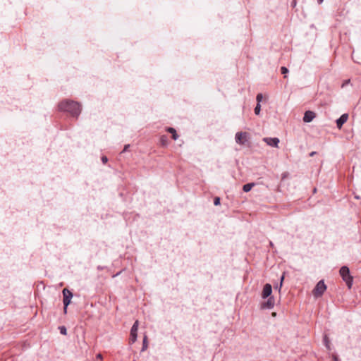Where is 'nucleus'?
I'll use <instances>...</instances> for the list:
<instances>
[{
  "label": "nucleus",
  "instance_id": "f257e3e1",
  "mask_svg": "<svg viewBox=\"0 0 361 361\" xmlns=\"http://www.w3.org/2000/svg\"><path fill=\"white\" fill-rule=\"evenodd\" d=\"M58 108L60 111L67 112L75 118L78 117L81 111L80 103L70 99H64L59 102Z\"/></svg>",
  "mask_w": 361,
  "mask_h": 361
},
{
  "label": "nucleus",
  "instance_id": "f03ea898",
  "mask_svg": "<svg viewBox=\"0 0 361 361\" xmlns=\"http://www.w3.org/2000/svg\"><path fill=\"white\" fill-rule=\"evenodd\" d=\"M342 279L345 282L348 288H351L353 285V279L350 274L349 268L346 266H343L339 271Z\"/></svg>",
  "mask_w": 361,
  "mask_h": 361
},
{
  "label": "nucleus",
  "instance_id": "7ed1b4c3",
  "mask_svg": "<svg viewBox=\"0 0 361 361\" xmlns=\"http://www.w3.org/2000/svg\"><path fill=\"white\" fill-rule=\"evenodd\" d=\"M326 290V286L324 283V281L323 280H321L316 284L315 287L312 290V294L314 296V298H317L322 296Z\"/></svg>",
  "mask_w": 361,
  "mask_h": 361
},
{
  "label": "nucleus",
  "instance_id": "20e7f679",
  "mask_svg": "<svg viewBox=\"0 0 361 361\" xmlns=\"http://www.w3.org/2000/svg\"><path fill=\"white\" fill-rule=\"evenodd\" d=\"M139 326L138 320H136L130 329V343H133L136 341L137 337V329Z\"/></svg>",
  "mask_w": 361,
  "mask_h": 361
},
{
  "label": "nucleus",
  "instance_id": "39448f33",
  "mask_svg": "<svg viewBox=\"0 0 361 361\" xmlns=\"http://www.w3.org/2000/svg\"><path fill=\"white\" fill-rule=\"evenodd\" d=\"M63 293V306H68L71 304V298H73V293L68 288H64Z\"/></svg>",
  "mask_w": 361,
  "mask_h": 361
},
{
  "label": "nucleus",
  "instance_id": "423d86ee",
  "mask_svg": "<svg viewBox=\"0 0 361 361\" xmlns=\"http://www.w3.org/2000/svg\"><path fill=\"white\" fill-rule=\"evenodd\" d=\"M247 136L248 133L246 132H238L235 136V142L239 145H245L247 141Z\"/></svg>",
  "mask_w": 361,
  "mask_h": 361
},
{
  "label": "nucleus",
  "instance_id": "0eeeda50",
  "mask_svg": "<svg viewBox=\"0 0 361 361\" xmlns=\"http://www.w3.org/2000/svg\"><path fill=\"white\" fill-rule=\"evenodd\" d=\"M267 300L261 304L262 309H268L271 310L274 307L275 300L273 296H270L267 298Z\"/></svg>",
  "mask_w": 361,
  "mask_h": 361
},
{
  "label": "nucleus",
  "instance_id": "6e6552de",
  "mask_svg": "<svg viewBox=\"0 0 361 361\" xmlns=\"http://www.w3.org/2000/svg\"><path fill=\"white\" fill-rule=\"evenodd\" d=\"M272 293V287L271 285L269 283H266L264 287L262 292V298L263 299L267 298L268 297L271 296Z\"/></svg>",
  "mask_w": 361,
  "mask_h": 361
},
{
  "label": "nucleus",
  "instance_id": "1a4fd4ad",
  "mask_svg": "<svg viewBox=\"0 0 361 361\" xmlns=\"http://www.w3.org/2000/svg\"><path fill=\"white\" fill-rule=\"evenodd\" d=\"M263 141L269 146L274 147H279V139L277 137H264L263 138Z\"/></svg>",
  "mask_w": 361,
  "mask_h": 361
},
{
  "label": "nucleus",
  "instance_id": "9d476101",
  "mask_svg": "<svg viewBox=\"0 0 361 361\" xmlns=\"http://www.w3.org/2000/svg\"><path fill=\"white\" fill-rule=\"evenodd\" d=\"M348 114H343L336 120V126L338 129H341L343 125L347 121Z\"/></svg>",
  "mask_w": 361,
  "mask_h": 361
},
{
  "label": "nucleus",
  "instance_id": "9b49d317",
  "mask_svg": "<svg viewBox=\"0 0 361 361\" xmlns=\"http://www.w3.org/2000/svg\"><path fill=\"white\" fill-rule=\"evenodd\" d=\"M315 116L316 114L314 112L312 111H307L304 114L303 121L305 123H310L315 118Z\"/></svg>",
  "mask_w": 361,
  "mask_h": 361
},
{
  "label": "nucleus",
  "instance_id": "f8f14e48",
  "mask_svg": "<svg viewBox=\"0 0 361 361\" xmlns=\"http://www.w3.org/2000/svg\"><path fill=\"white\" fill-rule=\"evenodd\" d=\"M166 131L172 134L173 140H176L178 139V135L176 133V130L173 128L168 127L166 128Z\"/></svg>",
  "mask_w": 361,
  "mask_h": 361
},
{
  "label": "nucleus",
  "instance_id": "ddd939ff",
  "mask_svg": "<svg viewBox=\"0 0 361 361\" xmlns=\"http://www.w3.org/2000/svg\"><path fill=\"white\" fill-rule=\"evenodd\" d=\"M255 184L254 183H250L245 184L243 186V190L245 192H247L252 190V188L255 186Z\"/></svg>",
  "mask_w": 361,
  "mask_h": 361
},
{
  "label": "nucleus",
  "instance_id": "4468645a",
  "mask_svg": "<svg viewBox=\"0 0 361 361\" xmlns=\"http://www.w3.org/2000/svg\"><path fill=\"white\" fill-rule=\"evenodd\" d=\"M147 336H145L142 342V351H145V350H147Z\"/></svg>",
  "mask_w": 361,
  "mask_h": 361
},
{
  "label": "nucleus",
  "instance_id": "2eb2a0df",
  "mask_svg": "<svg viewBox=\"0 0 361 361\" xmlns=\"http://www.w3.org/2000/svg\"><path fill=\"white\" fill-rule=\"evenodd\" d=\"M324 343L327 349H330V342L326 335L324 337Z\"/></svg>",
  "mask_w": 361,
  "mask_h": 361
},
{
  "label": "nucleus",
  "instance_id": "dca6fc26",
  "mask_svg": "<svg viewBox=\"0 0 361 361\" xmlns=\"http://www.w3.org/2000/svg\"><path fill=\"white\" fill-rule=\"evenodd\" d=\"M59 329L60 331V333L62 334V335H66L67 334V329L66 328V326H60L59 327Z\"/></svg>",
  "mask_w": 361,
  "mask_h": 361
},
{
  "label": "nucleus",
  "instance_id": "f3484780",
  "mask_svg": "<svg viewBox=\"0 0 361 361\" xmlns=\"http://www.w3.org/2000/svg\"><path fill=\"white\" fill-rule=\"evenodd\" d=\"M260 111H261V105H260V104H257V105L254 109L255 114L256 115H259L260 113Z\"/></svg>",
  "mask_w": 361,
  "mask_h": 361
},
{
  "label": "nucleus",
  "instance_id": "a211bd4d",
  "mask_svg": "<svg viewBox=\"0 0 361 361\" xmlns=\"http://www.w3.org/2000/svg\"><path fill=\"white\" fill-rule=\"evenodd\" d=\"M262 98H263V95L262 93H259L257 94V97H256V99H257V104H260V102H262Z\"/></svg>",
  "mask_w": 361,
  "mask_h": 361
},
{
  "label": "nucleus",
  "instance_id": "6ab92c4d",
  "mask_svg": "<svg viewBox=\"0 0 361 361\" xmlns=\"http://www.w3.org/2000/svg\"><path fill=\"white\" fill-rule=\"evenodd\" d=\"M283 279H284V276H282L281 277V281H280V284H279V286H275V288H276V289H279V291H280V290H281V286H282V284H283Z\"/></svg>",
  "mask_w": 361,
  "mask_h": 361
},
{
  "label": "nucleus",
  "instance_id": "aec40b11",
  "mask_svg": "<svg viewBox=\"0 0 361 361\" xmlns=\"http://www.w3.org/2000/svg\"><path fill=\"white\" fill-rule=\"evenodd\" d=\"M281 74L286 75V73H288V69L285 66H282L281 68Z\"/></svg>",
  "mask_w": 361,
  "mask_h": 361
},
{
  "label": "nucleus",
  "instance_id": "412c9836",
  "mask_svg": "<svg viewBox=\"0 0 361 361\" xmlns=\"http://www.w3.org/2000/svg\"><path fill=\"white\" fill-rule=\"evenodd\" d=\"M214 204L217 206L220 204V198L219 197H216L214 199Z\"/></svg>",
  "mask_w": 361,
  "mask_h": 361
},
{
  "label": "nucleus",
  "instance_id": "4be33fe9",
  "mask_svg": "<svg viewBox=\"0 0 361 361\" xmlns=\"http://www.w3.org/2000/svg\"><path fill=\"white\" fill-rule=\"evenodd\" d=\"M102 161L104 164H105L106 163H107L108 161V158L106 157V156H103L102 157Z\"/></svg>",
  "mask_w": 361,
  "mask_h": 361
},
{
  "label": "nucleus",
  "instance_id": "5701e85b",
  "mask_svg": "<svg viewBox=\"0 0 361 361\" xmlns=\"http://www.w3.org/2000/svg\"><path fill=\"white\" fill-rule=\"evenodd\" d=\"M166 140V135H163V136L161 137V142H162L163 145H165Z\"/></svg>",
  "mask_w": 361,
  "mask_h": 361
},
{
  "label": "nucleus",
  "instance_id": "b1692460",
  "mask_svg": "<svg viewBox=\"0 0 361 361\" xmlns=\"http://www.w3.org/2000/svg\"><path fill=\"white\" fill-rule=\"evenodd\" d=\"M332 359L334 361H340V359L337 355H333Z\"/></svg>",
  "mask_w": 361,
  "mask_h": 361
},
{
  "label": "nucleus",
  "instance_id": "393cba45",
  "mask_svg": "<svg viewBox=\"0 0 361 361\" xmlns=\"http://www.w3.org/2000/svg\"><path fill=\"white\" fill-rule=\"evenodd\" d=\"M129 147H130V145H126L124 146V148H123V149L122 152H127V151L128 150V148H129Z\"/></svg>",
  "mask_w": 361,
  "mask_h": 361
},
{
  "label": "nucleus",
  "instance_id": "a878e982",
  "mask_svg": "<svg viewBox=\"0 0 361 361\" xmlns=\"http://www.w3.org/2000/svg\"><path fill=\"white\" fill-rule=\"evenodd\" d=\"M295 5H296V0H293V2L291 3V6L293 7H294V6H295Z\"/></svg>",
  "mask_w": 361,
  "mask_h": 361
},
{
  "label": "nucleus",
  "instance_id": "bb28decb",
  "mask_svg": "<svg viewBox=\"0 0 361 361\" xmlns=\"http://www.w3.org/2000/svg\"><path fill=\"white\" fill-rule=\"evenodd\" d=\"M97 359H100V360H102V355L101 354H98V355H97Z\"/></svg>",
  "mask_w": 361,
  "mask_h": 361
},
{
  "label": "nucleus",
  "instance_id": "cd10ccee",
  "mask_svg": "<svg viewBox=\"0 0 361 361\" xmlns=\"http://www.w3.org/2000/svg\"><path fill=\"white\" fill-rule=\"evenodd\" d=\"M67 308H68V306H64V307H63V311H64V313H66V312H67Z\"/></svg>",
  "mask_w": 361,
  "mask_h": 361
},
{
  "label": "nucleus",
  "instance_id": "c85d7f7f",
  "mask_svg": "<svg viewBox=\"0 0 361 361\" xmlns=\"http://www.w3.org/2000/svg\"><path fill=\"white\" fill-rule=\"evenodd\" d=\"M315 154H316V152H311V153L310 154V156L312 157V156H314Z\"/></svg>",
  "mask_w": 361,
  "mask_h": 361
},
{
  "label": "nucleus",
  "instance_id": "c756f323",
  "mask_svg": "<svg viewBox=\"0 0 361 361\" xmlns=\"http://www.w3.org/2000/svg\"><path fill=\"white\" fill-rule=\"evenodd\" d=\"M318 4H322L323 2V0H317Z\"/></svg>",
  "mask_w": 361,
  "mask_h": 361
},
{
  "label": "nucleus",
  "instance_id": "7c9ffc66",
  "mask_svg": "<svg viewBox=\"0 0 361 361\" xmlns=\"http://www.w3.org/2000/svg\"><path fill=\"white\" fill-rule=\"evenodd\" d=\"M269 245H270L271 247L274 246V244H273V243L271 241L269 242Z\"/></svg>",
  "mask_w": 361,
  "mask_h": 361
},
{
  "label": "nucleus",
  "instance_id": "2f4dec72",
  "mask_svg": "<svg viewBox=\"0 0 361 361\" xmlns=\"http://www.w3.org/2000/svg\"><path fill=\"white\" fill-rule=\"evenodd\" d=\"M97 269H98L99 270H102V268L100 266H99V267H97Z\"/></svg>",
  "mask_w": 361,
  "mask_h": 361
}]
</instances>
